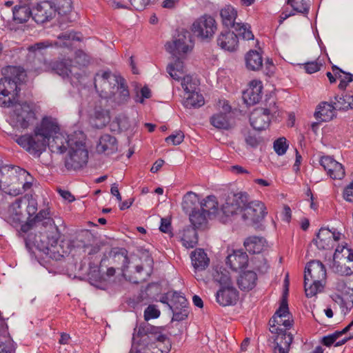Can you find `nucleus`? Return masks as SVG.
<instances>
[{"label":"nucleus","instance_id":"17","mask_svg":"<svg viewBox=\"0 0 353 353\" xmlns=\"http://www.w3.org/2000/svg\"><path fill=\"white\" fill-rule=\"evenodd\" d=\"M273 110L271 104L269 108H257L250 114V122L256 130H265L270 123V113Z\"/></svg>","mask_w":353,"mask_h":353},{"label":"nucleus","instance_id":"11","mask_svg":"<svg viewBox=\"0 0 353 353\" xmlns=\"http://www.w3.org/2000/svg\"><path fill=\"white\" fill-rule=\"evenodd\" d=\"M165 47L169 53L176 57L186 54L192 48L190 33L183 30L172 42L166 43Z\"/></svg>","mask_w":353,"mask_h":353},{"label":"nucleus","instance_id":"64","mask_svg":"<svg viewBox=\"0 0 353 353\" xmlns=\"http://www.w3.org/2000/svg\"><path fill=\"white\" fill-rule=\"evenodd\" d=\"M274 315H278L280 317H288L290 316L287 300L283 299L279 308L276 311Z\"/></svg>","mask_w":353,"mask_h":353},{"label":"nucleus","instance_id":"6","mask_svg":"<svg viewBox=\"0 0 353 353\" xmlns=\"http://www.w3.org/2000/svg\"><path fill=\"white\" fill-rule=\"evenodd\" d=\"M88 159V152L84 143V137L75 141L73 147L70 148L68 154L65 159V166L68 170H77L86 165Z\"/></svg>","mask_w":353,"mask_h":353},{"label":"nucleus","instance_id":"39","mask_svg":"<svg viewBox=\"0 0 353 353\" xmlns=\"http://www.w3.org/2000/svg\"><path fill=\"white\" fill-rule=\"evenodd\" d=\"M332 103L337 110L353 109V93H342L341 95H337Z\"/></svg>","mask_w":353,"mask_h":353},{"label":"nucleus","instance_id":"23","mask_svg":"<svg viewBox=\"0 0 353 353\" xmlns=\"http://www.w3.org/2000/svg\"><path fill=\"white\" fill-rule=\"evenodd\" d=\"M26 200V197L17 198L10 205L7 212L6 219L11 225H17L23 219L22 205L25 203Z\"/></svg>","mask_w":353,"mask_h":353},{"label":"nucleus","instance_id":"55","mask_svg":"<svg viewBox=\"0 0 353 353\" xmlns=\"http://www.w3.org/2000/svg\"><path fill=\"white\" fill-rule=\"evenodd\" d=\"M288 3L291 6L294 14L301 13L307 14L310 10V4L306 0H288Z\"/></svg>","mask_w":353,"mask_h":353},{"label":"nucleus","instance_id":"8","mask_svg":"<svg viewBox=\"0 0 353 353\" xmlns=\"http://www.w3.org/2000/svg\"><path fill=\"white\" fill-rule=\"evenodd\" d=\"M83 137V134L81 131L74 132L70 135H65L59 131L57 134L52 137V140L49 141L47 145L52 152L63 154L68 149L73 147L76 140Z\"/></svg>","mask_w":353,"mask_h":353},{"label":"nucleus","instance_id":"27","mask_svg":"<svg viewBox=\"0 0 353 353\" xmlns=\"http://www.w3.org/2000/svg\"><path fill=\"white\" fill-rule=\"evenodd\" d=\"M336 110L332 101L330 103L321 102L317 106L314 115L319 121L327 122L336 117Z\"/></svg>","mask_w":353,"mask_h":353},{"label":"nucleus","instance_id":"50","mask_svg":"<svg viewBox=\"0 0 353 353\" xmlns=\"http://www.w3.org/2000/svg\"><path fill=\"white\" fill-rule=\"evenodd\" d=\"M325 282H314L310 279H304L305 292L307 297H312L321 292L324 287Z\"/></svg>","mask_w":353,"mask_h":353},{"label":"nucleus","instance_id":"28","mask_svg":"<svg viewBox=\"0 0 353 353\" xmlns=\"http://www.w3.org/2000/svg\"><path fill=\"white\" fill-rule=\"evenodd\" d=\"M248 263L247 254L242 250H234L226 259V263L234 271H239L245 268Z\"/></svg>","mask_w":353,"mask_h":353},{"label":"nucleus","instance_id":"32","mask_svg":"<svg viewBox=\"0 0 353 353\" xmlns=\"http://www.w3.org/2000/svg\"><path fill=\"white\" fill-rule=\"evenodd\" d=\"M352 325L353 321L351 323H350L347 326H346L344 329H343V330L336 331L331 334L324 336L322 339V343L327 347H330L332 345L337 347L344 344L347 341V338L341 337Z\"/></svg>","mask_w":353,"mask_h":353},{"label":"nucleus","instance_id":"2","mask_svg":"<svg viewBox=\"0 0 353 353\" xmlns=\"http://www.w3.org/2000/svg\"><path fill=\"white\" fill-rule=\"evenodd\" d=\"M60 130L56 119L44 117L32 134L19 136L15 141L30 154L39 157L46 150L50 138Z\"/></svg>","mask_w":353,"mask_h":353},{"label":"nucleus","instance_id":"29","mask_svg":"<svg viewBox=\"0 0 353 353\" xmlns=\"http://www.w3.org/2000/svg\"><path fill=\"white\" fill-rule=\"evenodd\" d=\"M118 144L116 138L110 134H103L97 145V150L99 153L111 154L117 151Z\"/></svg>","mask_w":353,"mask_h":353},{"label":"nucleus","instance_id":"59","mask_svg":"<svg viewBox=\"0 0 353 353\" xmlns=\"http://www.w3.org/2000/svg\"><path fill=\"white\" fill-rule=\"evenodd\" d=\"M288 146L287 139L285 137H281L274 141L273 145L275 152L279 156L283 155L286 152Z\"/></svg>","mask_w":353,"mask_h":353},{"label":"nucleus","instance_id":"57","mask_svg":"<svg viewBox=\"0 0 353 353\" xmlns=\"http://www.w3.org/2000/svg\"><path fill=\"white\" fill-rule=\"evenodd\" d=\"M26 202L23 205L26 207V212L28 217L33 218L37 213L38 203L36 199L32 197L25 196Z\"/></svg>","mask_w":353,"mask_h":353},{"label":"nucleus","instance_id":"25","mask_svg":"<svg viewBox=\"0 0 353 353\" xmlns=\"http://www.w3.org/2000/svg\"><path fill=\"white\" fill-rule=\"evenodd\" d=\"M192 265L194 268V276L197 280L201 279L198 273L205 270L209 265L210 259L203 250L197 249L191 254Z\"/></svg>","mask_w":353,"mask_h":353},{"label":"nucleus","instance_id":"13","mask_svg":"<svg viewBox=\"0 0 353 353\" xmlns=\"http://www.w3.org/2000/svg\"><path fill=\"white\" fill-rule=\"evenodd\" d=\"M46 70H51L63 78L76 77L78 72L74 71L76 66L70 59H60L54 61H45Z\"/></svg>","mask_w":353,"mask_h":353},{"label":"nucleus","instance_id":"3","mask_svg":"<svg viewBox=\"0 0 353 353\" xmlns=\"http://www.w3.org/2000/svg\"><path fill=\"white\" fill-rule=\"evenodd\" d=\"M27 250L32 252L34 248L43 252L47 255L59 252L57 250L58 239L48 234L39 232H30L27 236H23Z\"/></svg>","mask_w":353,"mask_h":353},{"label":"nucleus","instance_id":"30","mask_svg":"<svg viewBox=\"0 0 353 353\" xmlns=\"http://www.w3.org/2000/svg\"><path fill=\"white\" fill-rule=\"evenodd\" d=\"M274 353H288L293 341L292 334L288 332H275Z\"/></svg>","mask_w":353,"mask_h":353},{"label":"nucleus","instance_id":"58","mask_svg":"<svg viewBox=\"0 0 353 353\" xmlns=\"http://www.w3.org/2000/svg\"><path fill=\"white\" fill-rule=\"evenodd\" d=\"M181 79L182 80L181 86L187 94L196 91V83L192 80L191 76L184 74Z\"/></svg>","mask_w":353,"mask_h":353},{"label":"nucleus","instance_id":"36","mask_svg":"<svg viewBox=\"0 0 353 353\" xmlns=\"http://www.w3.org/2000/svg\"><path fill=\"white\" fill-rule=\"evenodd\" d=\"M266 241L263 237L250 236L244 241L246 250L251 254L261 253L265 248Z\"/></svg>","mask_w":353,"mask_h":353},{"label":"nucleus","instance_id":"22","mask_svg":"<svg viewBox=\"0 0 353 353\" xmlns=\"http://www.w3.org/2000/svg\"><path fill=\"white\" fill-rule=\"evenodd\" d=\"M311 279L314 282H325L326 279V270L320 261L309 262L305 268L304 279Z\"/></svg>","mask_w":353,"mask_h":353},{"label":"nucleus","instance_id":"44","mask_svg":"<svg viewBox=\"0 0 353 353\" xmlns=\"http://www.w3.org/2000/svg\"><path fill=\"white\" fill-rule=\"evenodd\" d=\"M199 203V196L192 192H188L183 197L181 206L183 210L186 213L196 210L194 208L196 205Z\"/></svg>","mask_w":353,"mask_h":353},{"label":"nucleus","instance_id":"52","mask_svg":"<svg viewBox=\"0 0 353 353\" xmlns=\"http://www.w3.org/2000/svg\"><path fill=\"white\" fill-rule=\"evenodd\" d=\"M171 304H168L170 310H178L180 307H187L188 301L181 293L173 292L171 293Z\"/></svg>","mask_w":353,"mask_h":353},{"label":"nucleus","instance_id":"16","mask_svg":"<svg viewBox=\"0 0 353 353\" xmlns=\"http://www.w3.org/2000/svg\"><path fill=\"white\" fill-rule=\"evenodd\" d=\"M14 119L17 124L27 129L36 119L35 113L29 104L24 103L14 105Z\"/></svg>","mask_w":353,"mask_h":353},{"label":"nucleus","instance_id":"18","mask_svg":"<svg viewBox=\"0 0 353 353\" xmlns=\"http://www.w3.org/2000/svg\"><path fill=\"white\" fill-rule=\"evenodd\" d=\"M320 164L327 172V175L334 180H341L345 176L343 165L330 156L322 157Z\"/></svg>","mask_w":353,"mask_h":353},{"label":"nucleus","instance_id":"49","mask_svg":"<svg viewBox=\"0 0 353 353\" xmlns=\"http://www.w3.org/2000/svg\"><path fill=\"white\" fill-rule=\"evenodd\" d=\"M210 123L217 129L228 130L230 128L228 116L226 113H217L210 118Z\"/></svg>","mask_w":353,"mask_h":353},{"label":"nucleus","instance_id":"24","mask_svg":"<svg viewBox=\"0 0 353 353\" xmlns=\"http://www.w3.org/2000/svg\"><path fill=\"white\" fill-rule=\"evenodd\" d=\"M263 85L261 81L253 80L249 88L243 92V99L248 105L258 103L261 99Z\"/></svg>","mask_w":353,"mask_h":353},{"label":"nucleus","instance_id":"26","mask_svg":"<svg viewBox=\"0 0 353 353\" xmlns=\"http://www.w3.org/2000/svg\"><path fill=\"white\" fill-rule=\"evenodd\" d=\"M238 298V291L231 285L221 288L216 294V301L223 306L235 304Z\"/></svg>","mask_w":353,"mask_h":353},{"label":"nucleus","instance_id":"46","mask_svg":"<svg viewBox=\"0 0 353 353\" xmlns=\"http://www.w3.org/2000/svg\"><path fill=\"white\" fill-rule=\"evenodd\" d=\"M207 214L201 209L197 210H192L189 214L190 221L193 225V228H202L207 224Z\"/></svg>","mask_w":353,"mask_h":353},{"label":"nucleus","instance_id":"21","mask_svg":"<svg viewBox=\"0 0 353 353\" xmlns=\"http://www.w3.org/2000/svg\"><path fill=\"white\" fill-rule=\"evenodd\" d=\"M217 46L222 50L230 52L237 50L239 48L238 35L230 30H223L216 38Z\"/></svg>","mask_w":353,"mask_h":353},{"label":"nucleus","instance_id":"45","mask_svg":"<svg viewBox=\"0 0 353 353\" xmlns=\"http://www.w3.org/2000/svg\"><path fill=\"white\" fill-rule=\"evenodd\" d=\"M204 104V98L202 94L194 91L188 94L183 101V105L186 108H198Z\"/></svg>","mask_w":353,"mask_h":353},{"label":"nucleus","instance_id":"20","mask_svg":"<svg viewBox=\"0 0 353 353\" xmlns=\"http://www.w3.org/2000/svg\"><path fill=\"white\" fill-rule=\"evenodd\" d=\"M54 16L55 9L50 1L38 3L32 11V18L37 23H43Z\"/></svg>","mask_w":353,"mask_h":353},{"label":"nucleus","instance_id":"43","mask_svg":"<svg viewBox=\"0 0 353 353\" xmlns=\"http://www.w3.org/2000/svg\"><path fill=\"white\" fill-rule=\"evenodd\" d=\"M167 72L174 80L179 81L185 73L183 61L176 58L174 63H170L167 67Z\"/></svg>","mask_w":353,"mask_h":353},{"label":"nucleus","instance_id":"37","mask_svg":"<svg viewBox=\"0 0 353 353\" xmlns=\"http://www.w3.org/2000/svg\"><path fill=\"white\" fill-rule=\"evenodd\" d=\"M257 275L253 271L243 272L238 279V285L242 290H250L256 285Z\"/></svg>","mask_w":353,"mask_h":353},{"label":"nucleus","instance_id":"35","mask_svg":"<svg viewBox=\"0 0 353 353\" xmlns=\"http://www.w3.org/2000/svg\"><path fill=\"white\" fill-rule=\"evenodd\" d=\"M16 171L14 167L3 166L0 168V189L6 190L17 179Z\"/></svg>","mask_w":353,"mask_h":353},{"label":"nucleus","instance_id":"47","mask_svg":"<svg viewBox=\"0 0 353 353\" xmlns=\"http://www.w3.org/2000/svg\"><path fill=\"white\" fill-rule=\"evenodd\" d=\"M110 117L108 110L101 108L97 109L92 119V125L96 128H102L110 122Z\"/></svg>","mask_w":353,"mask_h":353},{"label":"nucleus","instance_id":"40","mask_svg":"<svg viewBox=\"0 0 353 353\" xmlns=\"http://www.w3.org/2000/svg\"><path fill=\"white\" fill-rule=\"evenodd\" d=\"M13 19L17 23L26 22L30 16H32V11L26 5H17L12 9Z\"/></svg>","mask_w":353,"mask_h":353},{"label":"nucleus","instance_id":"10","mask_svg":"<svg viewBox=\"0 0 353 353\" xmlns=\"http://www.w3.org/2000/svg\"><path fill=\"white\" fill-rule=\"evenodd\" d=\"M58 41L52 42L49 40L38 42L29 48L30 51H37L55 46L57 48H70L72 41H81L78 34L74 32H64L58 36Z\"/></svg>","mask_w":353,"mask_h":353},{"label":"nucleus","instance_id":"63","mask_svg":"<svg viewBox=\"0 0 353 353\" xmlns=\"http://www.w3.org/2000/svg\"><path fill=\"white\" fill-rule=\"evenodd\" d=\"M172 321H181L185 320L188 315V307H180L178 310H172Z\"/></svg>","mask_w":353,"mask_h":353},{"label":"nucleus","instance_id":"54","mask_svg":"<svg viewBox=\"0 0 353 353\" xmlns=\"http://www.w3.org/2000/svg\"><path fill=\"white\" fill-rule=\"evenodd\" d=\"M345 261H334L331 268L332 270L341 275L350 276L353 273V265L352 266L347 265Z\"/></svg>","mask_w":353,"mask_h":353},{"label":"nucleus","instance_id":"53","mask_svg":"<svg viewBox=\"0 0 353 353\" xmlns=\"http://www.w3.org/2000/svg\"><path fill=\"white\" fill-rule=\"evenodd\" d=\"M52 3L55 9V13L57 12L60 15H66L72 10L71 0H54Z\"/></svg>","mask_w":353,"mask_h":353},{"label":"nucleus","instance_id":"62","mask_svg":"<svg viewBox=\"0 0 353 353\" xmlns=\"http://www.w3.org/2000/svg\"><path fill=\"white\" fill-rule=\"evenodd\" d=\"M184 139V134L181 131H177L174 134L165 138L167 143H171L173 145H179Z\"/></svg>","mask_w":353,"mask_h":353},{"label":"nucleus","instance_id":"19","mask_svg":"<svg viewBox=\"0 0 353 353\" xmlns=\"http://www.w3.org/2000/svg\"><path fill=\"white\" fill-rule=\"evenodd\" d=\"M43 222L42 225L51 224L52 219L50 217V212L48 209L40 210L33 218L28 217L27 221L21 225L19 235L27 236L31 232L32 227L37 223Z\"/></svg>","mask_w":353,"mask_h":353},{"label":"nucleus","instance_id":"51","mask_svg":"<svg viewBox=\"0 0 353 353\" xmlns=\"http://www.w3.org/2000/svg\"><path fill=\"white\" fill-rule=\"evenodd\" d=\"M201 209L207 214H214L218 210V201L214 195L208 196L200 203Z\"/></svg>","mask_w":353,"mask_h":353},{"label":"nucleus","instance_id":"5","mask_svg":"<svg viewBox=\"0 0 353 353\" xmlns=\"http://www.w3.org/2000/svg\"><path fill=\"white\" fill-rule=\"evenodd\" d=\"M123 79L122 77L109 71L98 72L94 79V88L100 97L108 99L112 96L118 84L123 82Z\"/></svg>","mask_w":353,"mask_h":353},{"label":"nucleus","instance_id":"61","mask_svg":"<svg viewBox=\"0 0 353 353\" xmlns=\"http://www.w3.org/2000/svg\"><path fill=\"white\" fill-rule=\"evenodd\" d=\"M160 310L154 305H149L144 311V319L148 321L160 316Z\"/></svg>","mask_w":353,"mask_h":353},{"label":"nucleus","instance_id":"4","mask_svg":"<svg viewBox=\"0 0 353 353\" xmlns=\"http://www.w3.org/2000/svg\"><path fill=\"white\" fill-rule=\"evenodd\" d=\"M221 22L226 28H233L239 37L243 39L251 40L254 39L250 26L248 23L236 21L237 11L232 6H225L220 11Z\"/></svg>","mask_w":353,"mask_h":353},{"label":"nucleus","instance_id":"34","mask_svg":"<svg viewBox=\"0 0 353 353\" xmlns=\"http://www.w3.org/2000/svg\"><path fill=\"white\" fill-rule=\"evenodd\" d=\"M293 321L290 316L280 317L278 315H274L270 321V330L272 333L287 332L292 326Z\"/></svg>","mask_w":353,"mask_h":353},{"label":"nucleus","instance_id":"60","mask_svg":"<svg viewBox=\"0 0 353 353\" xmlns=\"http://www.w3.org/2000/svg\"><path fill=\"white\" fill-rule=\"evenodd\" d=\"M323 63L319 59L316 61H309L303 65V68L308 74H313L321 70Z\"/></svg>","mask_w":353,"mask_h":353},{"label":"nucleus","instance_id":"41","mask_svg":"<svg viewBox=\"0 0 353 353\" xmlns=\"http://www.w3.org/2000/svg\"><path fill=\"white\" fill-rule=\"evenodd\" d=\"M182 244L186 248H192L197 244L198 238L196 229L193 227H187L183 229L181 236Z\"/></svg>","mask_w":353,"mask_h":353},{"label":"nucleus","instance_id":"42","mask_svg":"<svg viewBox=\"0 0 353 353\" xmlns=\"http://www.w3.org/2000/svg\"><path fill=\"white\" fill-rule=\"evenodd\" d=\"M246 66L249 70H258L263 65V59L256 50L249 51L245 57Z\"/></svg>","mask_w":353,"mask_h":353},{"label":"nucleus","instance_id":"7","mask_svg":"<svg viewBox=\"0 0 353 353\" xmlns=\"http://www.w3.org/2000/svg\"><path fill=\"white\" fill-rule=\"evenodd\" d=\"M335 289L341 294L337 295L338 303L341 312L346 314L353 307V278L339 279L334 283Z\"/></svg>","mask_w":353,"mask_h":353},{"label":"nucleus","instance_id":"56","mask_svg":"<svg viewBox=\"0 0 353 353\" xmlns=\"http://www.w3.org/2000/svg\"><path fill=\"white\" fill-rule=\"evenodd\" d=\"M91 61V57L82 50H77L74 53V61L76 68H83L88 66Z\"/></svg>","mask_w":353,"mask_h":353},{"label":"nucleus","instance_id":"12","mask_svg":"<svg viewBox=\"0 0 353 353\" xmlns=\"http://www.w3.org/2000/svg\"><path fill=\"white\" fill-rule=\"evenodd\" d=\"M266 214V208L263 203L259 201H248L243 207L242 219L247 224L252 225L259 223Z\"/></svg>","mask_w":353,"mask_h":353},{"label":"nucleus","instance_id":"48","mask_svg":"<svg viewBox=\"0 0 353 353\" xmlns=\"http://www.w3.org/2000/svg\"><path fill=\"white\" fill-rule=\"evenodd\" d=\"M212 277L214 282L218 283L221 288L231 285L229 272L224 268H216L214 269Z\"/></svg>","mask_w":353,"mask_h":353},{"label":"nucleus","instance_id":"9","mask_svg":"<svg viewBox=\"0 0 353 353\" xmlns=\"http://www.w3.org/2000/svg\"><path fill=\"white\" fill-rule=\"evenodd\" d=\"M215 19L208 14H204L194 21L192 31L198 37L203 39H210L216 30Z\"/></svg>","mask_w":353,"mask_h":353},{"label":"nucleus","instance_id":"33","mask_svg":"<svg viewBox=\"0 0 353 353\" xmlns=\"http://www.w3.org/2000/svg\"><path fill=\"white\" fill-rule=\"evenodd\" d=\"M108 99H112L118 105H124L128 102L130 100V92L125 79H123V82L118 84L117 88L113 91L112 96Z\"/></svg>","mask_w":353,"mask_h":353},{"label":"nucleus","instance_id":"38","mask_svg":"<svg viewBox=\"0 0 353 353\" xmlns=\"http://www.w3.org/2000/svg\"><path fill=\"white\" fill-rule=\"evenodd\" d=\"M110 256L112 257V263L114 265H121V271L123 272V274H125L130 263L127 250L125 249H121L120 250H112L110 252Z\"/></svg>","mask_w":353,"mask_h":353},{"label":"nucleus","instance_id":"15","mask_svg":"<svg viewBox=\"0 0 353 353\" xmlns=\"http://www.w3.org/2000/svg\"><path fill=\"white\" fill-rule=\"evenodd\" d=\"M248 202V196L245 193H238L228 197L221 208V211L226 216L239 213L243 214V207Z\"/></svg>","mask_w":353,"mask_h":353},{"label":"nucleus","instance_id":"31","mask_svg":"<svg viewBox=\"0 0 353 353\" xmlns=\"http://www.w3.org/2000/svg\"><path fill=\"white\" fill-rule=\"evenodd\" d=\"M145 263L136 265V272L139 274V278L132 280L130 279V281L139 283L141 281H146L148 278L151 275L153 270V259L149 255H147L145 258Z\"/></svg>","mask_w":353,"mask_h":353},{"label":"nucleus","instance_id":"14","mask_svg":"<svg viewBox=\"0 0 353 353\" xmlns=\"http://www.w3.org/2000/svg\"><path fill=\"white\" fill-rule=\"evenodd\" d=\"M343 236V234L336 230L321 228L314 242L319 250H330L334 247L335 241H340Z\"/></svg>","mask_w":353,"mask_h":353},{"label":"nucleus","instance_id":"1","mask_svg":"<svg viewBox=\"0 0 353 353\" xmlns=\"http://www.w3.org/2000/svg\"><path fill=\"white\" fill-rule=\"evenodd\" d=\"M171 343L161 328L145 322L134 329L130 353H168Z\"/></svg>","mask_w":353,"mask_h":353}]
</instances>
